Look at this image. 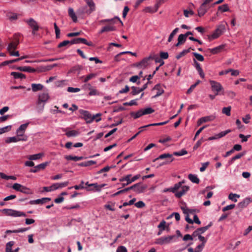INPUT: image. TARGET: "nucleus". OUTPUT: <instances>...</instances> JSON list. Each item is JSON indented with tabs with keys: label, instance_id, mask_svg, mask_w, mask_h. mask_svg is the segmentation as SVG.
Here are the masks:
<instances>
[{
	"label": "nucleus",
	"instance_id": "obj_1",
	"mask_svg": "<svg viewBox=\"0 0 252 252\" xmlns=\"http://www.w3.org/2000/svg\"><path fill=\"white\" fill-rule=\"evenodd\" d=\"M79 113L81 117L86 121L87 124L91 123L93 121L98 122L101 120V113H97L95 115H92L90 112L80 109Z\"/></svg>",
	"mask_w": 252,
	"mask_h": 252
},
{
	"label": "nucleus",
	"instance_id": "obj_2",
	"mask_svg": "<svg viewBox=\"0 0 252 252\" xmlns=\"http://www.w3.org/2000/svg\"><path fill=\"white\" fill-rule=\"evenodd\" d=\"M84 0L86 2L87 6H83L78 9L77 13L78 15H82L85 14L90 15L95 10V4L93 0Z\"/></svg>",
	"mask_w": 252,
	"mask_h": 252
},
{
	"label": "nucleus",
	"instance_id": "obj_3",
	"mask_svg": "<svg viewBox=\"0 0 252 252\" xmlns=\"http://www.w3.org/2000/svg\"><path fill=\"white\" fill-rule=\"evenodd\" d=\"M225 31V24L224 23L220 24L217 27V28L211 35H208L209 40H212L218 38Z\"/></svg>",
	"mask_w": 252,
	"mask_h": 252
},
{
	"label": "nucleus",
	"instance_id": "obj_4",
	"mask_svg": "<svg viewBox=\"0 0 252 252\" xmlns=\"http://www.w3.org/2000/svg\"><path fill=\"white\" fill-rule=\"evenodd\" d=\"M2 212L6 215L13 217H26L25 213L11 209H4Z\"/></svg>",
	"mask_w": 252,
	"mask_h": 252
},
{
	"label": "nucleus",
	"instance_id": "obj_5",
	"mask_svg": "<svg viewBox=\"0 0 252 252\" xmlns=\"http://www.w3.org/2000/svg\"><path fill=\"white\" fill-rule=\"evenodd\" d=\"M175 237V235L162 237L156 239L155 244L160 245L168 244L170 243Z\"/></svg>",
	"mask_w": 252,
	"mask_h": 252
},
{
	"label": "nucleus",
	"instance_id": "obj_6",
	"mask_svg": "<svg viewBox=\"0 0 252 252\" xmlns=\"http://www.w3.org/2000/svg\"><path fill=\"white\" fill-rule=\"evenodd\" d=\"M12 188L16 191H20L25 194H29L32 193V192L30 189L18 183L14 184L12 186Z\"/></svg>",
	"mask_w": 252,
	"mask_h": 252
},
{
	"label": "nucleus",
	"instance_id": "obj_7",
	"mask_svg": "<svg viewBox=\"0 0 252 252\" xmlns=\"http://www.w3.org/2000/svg\"><path fill=\"white\" fill-rule=\"evenodd\" d=\"M211 86L212 90L213 92H216V95L219 94V92L223 89L221 85L215 81L210 80L209 81Z\"/></svg>",
	"mask_w": 252,
	"mask_h": 252
},
{
	"label": "nucleus",
	"instance_id": "obj_8",
	"mask_svg": "<svg viewBox=\"0 0 252 252\" xmlns=\"http://www.w3.org/2000/svg\"><path fill=\"white\" fill-rule=\"evenodd\" d=\"M26 22L28 23L29 26L32 29V34H34L35 32L36 31H38L39 30V26L36 21L32 18H30V19L27 20Z\"/></svg>",
	"mask_w": 252,
	"mask_h": 252
},
{
	"label": "nucleus",
	"instance_id": "obj_9",
	"mask_svg": "<svg viewBox=\"0 0 252 252\" xmlns=\"http://www.w3.org/2000/svg\"><path fill=\"white\" fill-rule=\"evenodd\" d=\"M210 7L209 5H207L203 2L197 10L198 16L201 17L204 15Z\"/></svg>",
	"mask_w": 252,
	"mask_h": 252
},
{
	"label": "nucleus",
	"instance_id": "obj_10",
	"mask_svg": "<svg viewBox=\"0 0 252 252\" xmlns=\"http://www.w3.org/2000/svg\"><path fill=\"white\" fill-rule=\"evenodd\" d=\"M27 127H19L16 130V136L20 139L27 140V136L25 135V132Z\"/></svg>",
	"mask_w": 252,
	"mask_h": 252
},
{
	"label": "nucleus",
	"instance_id": "obj_11",
	"mask_svg": "<svg viewBox=\"0 0 252 252\" xmlns=\"http://www.w3.org/2000/svg\"><path fill=\"white\" fill-rule=\"evenodd\" d=\"M18 35H15V40L10 42L7 46V51L15 50L17 48L18 45L19 43V40L18 38Z\"/></svg>",
	"mask_w": 252,
	"mask_h": 252
},
{
	"label": "nucleus",
	"instance_id": "obj_12",
	"mask_svg": "<svg viewBox=\"0 0 252 252\" xmlns=\"http://www.w3.org/2000/svg\"><path fill=\"white\" fill-rule=\"evenodd\" d=\"M185 182L184 181L180 182L175 184V185L173 187L165 189L163 191L164 192H166L167 191H170V192H172L173 193H176V192L181 187V185H182V184H183Z\"/></svg>",
	"mask_w": 252,
	"mask_h": 252
},
{
	"label": "nucleus",
	"instance_id": "obj_13",
	"mask_svg": "<svg viewBox=\"0 0 252 252\" xmlns=\"http://www.w3.org/2000/svg\"><path fill=\"white\" fill-rule=\"evenodd\" d=\"M215 118V117L213 115L207 116L200 118L197 121V125L199 126L204 123L211 122L213 121Z\"/></svg>",
	"mask_w": 252,
	"mask_h": 252
},
{
	"label": "nucleus",
	"instance_id": "obj_14",
	"mask_svg": "<svg viewBox=\"0 0 252 252\" xmlns=\"http://www.w3.org/2000/svg\"><path fill=\"white\" fill-rule=\"evenodd\" d=\"M147 88V84H144L141 88L134 86L131 87V92L130 94L132 95H136Z\"/></svg>",
	"mask_w": 252,
	"mask_h": 252
},
{
	"label": "nucleus",
	"instance_id": "obj_15",
	"mask_svg": "<svg viewBox=\"0 0 252 252\" xmlns=\"http://www.w3.org/2000/svg\"><path fill=\"white\" fill-rule=\"evenodd\" d=\"M51 200V198L49 197H44L41 199H38L36 200H31L30 201V204H43L47 202V201H50Z\"/></svg>",
	"mask_w": 252,
	"mask_h": 252
},
{
	"label": "nucleus",
	"instance_id": "obj_16",
	"mask_svg": "<svg viewBox=\"0 0 252 252\" xmlns=\"http://www.w3.org/2000/svg\"><path fill=\"white\" fill-rule=\"evenodd\" d=\"M181 188V190L179 191H176L175 193V196L177 198H180L183 195L185 194L186 192L189 190V187L187 186H184L180 187Z\"/></svg>",
	"mask_w": 252,
	"mask_h": 252
},
{
	"label": "nucleus",
	"instance_id": "obj_17",
	"mask_svg": "<svg viewBox=\"0 0 252 252\" xmlns=\"http://www.w3.org/2000/svg\"><path fill=\"white\" fill-rule=\"evenodd\" d=\"M135 185H137V186L135 188L134 191L137 193H140L144 192L148 187L146 185H143L140 183L135 184Z\"/></svg>",
	"mask_w": 252,
	"mask_h": 252
},
{
	"label": "nucleus",
	"instance_id": "obj_18",
	"mask_svg": "<svg viewBox=\"0 0 252 252\" xmlns=\"http://www.w3.org/2000/svg\"><path fill=\"white\" fill-rule=\"evenodd\" d=\"M231 130L230 129H228L223 131H221V132L216 134V135L214 136H211L208 138V140H212L214 139H217L220 138L221 137H222L224 136L225 135H226L227 133L230 132Z\"/></svg>",
	"mask_w": 252,
	"mask_h": 252
},
{
	"label": "nucleus",
	"instance_id": "obj_19",
	"mask_svg": "<svg viewBox=\"0 0 252 252\" xmlns=\"http://www.w3.org/2000/svg\"><path fill=\"white\" fill-rule=\"evenodd\" d=\"M49 94L47 93H42L39 95L38 100V105L41 103H45L49 99Z\"/></svg>",
	"mask_w": 252,
	"mask_h": 252
},
{
	"label": "nucleus",
	"instance_id": "obj_20",
	"mask_svg": "<svg viewBox=\"0 0 252 252\" xmlns=\"http://www.w3.org/2000/svg\"><path fill=\"white\" fill-rule=\"evenodd\" d=\"M251 202H252V199L250 197H247L242 202L239 203L238 206L239 208L242 209L247 206Z\"/></svg>",
	"mask_w": 252,
	"mask_h": 252
},
{
	"label": "nucleus",
	"instance_id": "obj_21",
	"mask_svg": "<svg viewBox=\"0 0 252 252\" xmlns=\"http://www.w3.org/2000/svg\"><path fill=\"white\" fill-rule=\"evenodd\" d=\"M63 130L66 131L65 135L68 137H76L79 134V132L76 130L67 131L66 129H63Z\"/></svg>",
	"mask_w": 252,
	"mask_h": 252
},
{
	"label": "nucleus",
	"instance_id": "obj_22",
	"mask_svg": "<svg viewBox=\"0 0 252 252\" xmlns=\"http://www.w3.org/2000/svg\"><path fill=\"white\" fill-rule=\"evenodd\" d=\"M223 48L224 45H221L212 49H208L207 50L212 54H216L220 53L223 49Z\"/></svg>",
	"mask_w": 252,
	"mask_h": 252
},
{
	"label": "nucleus",
	"instance_id": "obj_23",
	"mask_svg": "<svg viewBox=\"0 0 252 252\" xmlns=\"http://www.w3.org/2000/svg\"><path fill=\"white\" fill-rule=\"evenodd\" d=\"M115 31H116V28L114 26L108 25V26L103 27L101 29V30L99 32V33L101 34L104 32Z\"/></svg>",
	"mask_w": 252,
	"mask_h": 252
},
{
	"label": "nucleus",
	"instance_id": "obj_24",
	"mask_svg": "<svg viewBox=\"0 0 252 252\" xmlns=\"http://www.w3.org/2000/svg\"><path fill=\"white\" fill-rule=\"evenodd\" d=\"M20 141H25V139H20L17 136H16L7 138L5 140V142L6 143H10L12 142H17Z\"/></svg>",
	"mask_w": 252,
	"mask_h": 252
},
{
	"label": "nucleus",
	"instance_id": "obj_25",
	"mask_svg": "<svg viewBox=\"0 0 252 252\" xmlns=\"http://www.w3.org/2000/svg\"><path fill=\"white\" fill-rule=\"evenodd\" d=\"M17 69H18L20 71L28 72H35V69L30 67V66H19L17 68Z\"/></svg>",
	"mask_w": 252,
	"mask_h": 252
},
{
	"label": "nucleus",
	"instance_id": "obj_26",
	"mask_svg": "<svg viewBox=\"0 0 252 252\" xmlns=\"http://www.w3.org/2000/svg\"><path fill=\"white\" fill-rule=\"evenodd\" d=\"M68 15L72 19L73 22H76L77 21V17L72 7H69L68 10Z\"/></svg>",
	"mask_w": 252,
	"mask_h": 252
},
{
	"label": "nucleus",
	"instance_id": "obj_27",
	"mask_svg": "<svg viewBox=\"0 0 252 252\" xmlns=\"http://www.w3.org/2000/svg\"><path fill=\"white\" fill-rule=\"evenodd\" d=\"M153 89L158 91L157 94L154 96H153V97H157L158 96H159L164 93V90L161 88L160 84H158L155 85Z\"/></svg>",
	"mask_w": 252,
	"mask_h": 252
},
{
	"label": "nucleus",
	"instance_id": "obj_28",
	"mask_svg": "<svg viewBox=\"0 0 252 252\" xmlns=\"http://www.w3.org/2000/svg\"><path fill=\"white\" fill-rule=\"evenodd\" d=\"M149 64L148 61L145 58H144L141 62L135 64L136 67L146 68Z\"/></svg>",
	"mask_w": 252,
	"mask_h": 252
},
{
	"label": "nucleus",
	"instance_id": "obj_29",
	"mask_svg": "<svg viewBox=\"0 0 252 252\" xmlns=\"http://www.w3.org/2000/svg\"><path fill=\"white\" fill-rule=\"evenodd\" d=\"M11 75L13 76L14 79H25L26 76L25 74L18 72H11Z\"/></svg>",
	"mask_w": 252,
	"mask_h": 252
},
{
	"label": "nucleus",
	"instance_id": "obj_30",
	"mask_svg": "<svg viewBox=\"0 0 252 252\" xmlns=\"http://www.w3.org/2000/svg\"><path fill=\"white\" fill-rule=\"evenodd\" d=\"M175 117V116H173L171 118H170V120H167V121H163V122H160V123H158L150 124H148V125H145L144 126H161V125H165V124H167L168 123H169L170 122V121L172 119H173Z\"/></svg>",
	"mask_w": 252,
	"mask_h": 252
},
{
	"label": "nucleus",
	"instance_id": "obj_31",
	"mask_svg": "<svg viewBox=\"0 0 252 252\" xmlns=\"http://www.w3.org/2000/svg\"><path fill=\"white\" fill-rule=\"evenodd\" d=\"M131 174H128L120 178L119 180L120 182L126 181V185H129L133 182V181H131Z\"/></svg>",
	"mask_w": 252,
	"mask_h": 252
},
{
	"label": "nucleus",
	"instance_id": "obj_32",
	"mask_svg": "<svg viewBox=\"0 0 252 252\" xmlns=\"http://www.w3.org/2000/svg\"><path fill=\"white\" fill-rule=\"evenodd\" d=\"M31 86L32 90L34 92L42 90L43 88V86L40 84H32Z\"/></svg>",
	"mask_w": 252,
	"mask_h": 252
},
{
	"label": "nucleus",
	"instance_id": "obj_33",
	"mask_svg": "<svg viewBox=\"0 0 252 252\" xmlns=\"http://www.w3.org/2000/svg\"><path fill=\"white\" fill-rule=\"evenodd\" d=\"M65 159L68 160H73V161H79L82 160L84 158L83 157H77V156H72L71 155L66 156L65 157Z\"/></svg>",
	"mask_w": 252,
	"mask_h": 252
},
{
	"label": "nucleus",
	"instance_id": "obj_34",
	"mask_svg": "<svg viewBox=\"0 0 252 252\" xmlns=\"http://www.w3.org/2000/svg\"><path fill=\"white\" fill-rule=\"evenodd\" d=\"M188 178L193 183L198 184L199 183L200 180L196 175L190 174L189 175Z\"/></svg>",
	"mask_w": 252,
	"mask_h": 252
},
{
	"label": "nucleus",
	"instance_id": "obj_35",
	"mask_svg": "<svg viewBox=\"0 0 252 252\" xmlns=\"http://www.w3.org/2000/svg\"><path fill=\"white\" fill-rule=\"evenodd\" d=\"M43 155L42 153H38L35 155H30L28 158L31 160H37L40 159Z\"/></svg>",
	"mask_w": 252,
	"mask_h": 252
},
{
	"label": "nucleus",
	"instance_id": "obj_36",
	"mask_svg": "<svg viewBox=\"0 0 252 252\" xmlns=\"http://www.w3.org/2000/svg\"><path fill=\"white\" fill-rule=\"evenodd\" d=\"M96 76V74L95 73H90L87 76L85 77L83 76L81 77V78H84L83 82L87 83L90 80L95 78Z\"/></svg>",
	"mask_w": 252,
	"mask_h": 252
},
{
	"label": "nucleus",
	"instance_id": "obj_37",
	"mask_svg": "<svg viewBox=\"0 0 252 252\" xmlns=\"http://www.w3.org/2000/svg\"><path fill=\"white\" fill-rule=\"evenodd\" d=\"M144 115L143 114V109H140L137 111L136 112H132L131 113V116L133 117L134 119H137L139 118L140 117Z\"/></svg>",
	"mask_w": 252,
	"mask_h": 252
},
{
	"label": "nucleus",
	"instance_id": "obj_38",
	"mask_svg": "<svg viewBox=\"0 0 252 252\" xmlns=\"http://www.w3.org/2000/svg\"><path fill=\"white\" fill-rule=\"evenodd\" d=\"M96 163V162L94 160H89L85 162H83L79 164V165L83 167H87L91 166Z\"/></svg>",
	"mask_w": 252,
	"mask_h": 252
},
{
	"label": "nucleus",
	"instance_id": "obj_39",
	"mask_svg": "<svg viewBox=\"0 0 252 252\" xmlns=\"http://www.w3.org/2000/svg\"><path fill=\"white\" fill-rule=\"evenodd\" d=\"M181 209L182 210L184 214H193L196 212V210L194 209H189L185 207H181Z\"/></svg>",
	"mask_w": 252,
	"mask_h": 252
},
{
	"label": "nucleus",
	"instance_id": "obj_40",
	"mask_svg": "<svg viewBox=\"0 0 252 252\" xmlns=\"http://www.w3.org/2000/svg\"><path fill=\"white\" fill-rule=\"evenodd\" d=\"M194 50L193 49H192L191 47L189 48L188 49L184 50L181 52H180L178 55H177L176 58L177 59H180L182 57L185 56L186 54L189 52L190 50Z\"/></svg>",
	"mask_w": 252,
	"mask_h": 252
},
{
	"label": "nucleus",
	"instance_id": "obj_41",
	"mask_svg": "<svg viewBox=\"0 0 252 252\" xmlns=\"http://www.w3.org/2000/svg\"><path fill=\"white\" fill-rule=\"evenodd\" d=\"M172 158V155L169 154H164L160 155L158 158H155L153 161L155 162L160 159H164L166 158Z\"/></svg>",
	"mask_w": 252,
	"mask_h": 252
},
{
	"label": "nucleus",
	"instance_id": "obj_42",
	"mask_svg": "<svg viewBox=\"0 0 252 252\" xmlns=\"http://www.w3.org/2000/svg\"><path fill=\"white\" fill-rule=\"evenodd\" d=\"M82 69V66L80 65H77L73 66L69 71L70 72L75 73L76 72L79 73Z\"/></svg>",
	"mask_w": 252,
	"mask_h": 252
},
{
	"label": "nucleus",
	"instance_id": "obj_43",
	"mask_svg": "<svg viewBox=\"0 0 252 252\" xmlns=\"http://www.w3.org/2000/svg\"><path fill=\"white\" fill-rule=\"evenodd\" d=\"M211 226H212V222H210L207 226L197 228V230L199 231V233H200V234L201 235V234H203L206 231H207Z\"/></svg>",
	"mask_w": 252,
	"mask_h": 252
},
{
	"label": "nucleus",
	"instance_id": "obj_44",
	"mask_svg": "<svg viewBox=\"0 0 252 252\" xmlns=\"http://www.w3.org/2000/svg\"><path fill=\"white\" fill-rule=\"evenodd\" d=\"M244 155V153H239L236 155L235 156L232 157L231 159L229 161V164H231L233 163V162L238 159L240 158L241 157H242Z\"/></svg>",
	"mask_w": 252,
	"mask_h": 252
},
{
	"label": "nucleus",
	"instance_id": "obj_45",
	"mask_svg": "<svg viewBox=\"0 0 252 252\" xmlns=\"http://www.w3.org/2000/svg\"><path fill=\"white\" fill-rule=\"evenodd\" d=\"M218 10H220L221 12H224L229 11V8L228 4H224L218 7Z\"/></svg>",
	"mask_w": 252,
	"mask_h": 252
},
{
	"label": "nucleus",
	"instance_id": "obj_46",
	"mask_svg": "<svg viewBox=\"0 0 252 252\" xmlns=\"http://www.w3.org/2000/svg\"><path fill=\"white\" fill-rule=\"evenodd\" d=\"M115 19H117L121 23V24L122 25H123V23L122 22V21L120 20V19L118 17H117V16L115 17L114 18H113V19H107L101 20H100L99 21V23H105V22H113Z\"/></svg>",
	"mask_w": 252,
	"mask_h": 252
},
{
	"label": "nucleus",
	"instance_id": "obj_47",
	"mask_svg": "<svg viewBox=\"0 0 252 252\" xmlns=\"http://www.w3.org/2000/svg\"><path fill=\"white\" fill-rule=\"evenodd\" d=\"M14 241H10L8 242L6 245L5 252H11L12 247L14 245Z\"/></svg>",
	"mask_w": 252,
	"mask_h": 252
},
{
	"label": "nucleus",
	"instance_id": "obj_48",
	"mask_svg": "<svg viewBox=\"0 0 252 252\" xmlns=\"http://www.w3.org/2000/svg\"><path fill=\"white\" fill-rule=\"evenodd\" d=\"M192 55L195 57V60L200 62H203L204 60L203 56L196 52H193Z\"/></svg>",
	"mask_w": 252,
	"mask_h": 252
},
{
	"label": "nucleus",
	"instance_id": "obj_49",
	"mask_svg": "<svg viewBox=\"0 0 252 252\" xmlns=\"http://www.w3.org/2000/svg\"><path fill=\"white\" fill-rule=\"evenodd\" d=\"M240 197V195L237 194H235L233 193H230L229 194L228 198L232 201L236 202L237 201V200L236 198H239Z\"/></svg>",
	"mask_w": 252,
	"mask_h": 252
},
{
	"label": "nucleus",
	"instance_id": "obj_50",
	"mask_svg": "<svg viewBox=\"0 0 252 252\" xmlns=\"http://www.w3.org/2000/svg\"><path fill=\"white\" fill-rule=\"evenodd\" d=\"M178 31H179V28H176L172 32L170 33V34L169 36V37L168 39V42H170L172 41L173 37L177 33V32Z\"/></svg>",
	"mask_w": 252,
	"mask_h": 252
},
{
	"label": "nucleus",
	"instance_id": "obj_51",
	"mask_svg": "<svg viewBox=\"0 0 252 252\" xmlns=\"http://www.w3.org/2000/svg\"><path fill=\"white\" fill-rule=\"evenodd\" d=\"M166 221L164 220H162L160 223L158 224V227L160 229H161L162 230H165L166 228H168V226H167L166 225Z\"/></svg>",
	"mask_w": 252,
	"mask_h": 252
},
{
	"label": "nucleus",
	"instance_id": "obj_52",
	"mask_svg": "<svg viewBox=\"0 0 252 252\" xmlns=\"http://www.w3.org/2000/svg\"><path fill=\"white\" fill-rule=\"evenodd\" d=\"M143 109V114L144 115L150 114L153 113L155 110L151 107H147Z\"/></svg>",
	"mask_w": 252,
	"mask_h": 252
},
{
	"label": "nucleus",
	"instance_id": "obj_53",
	"mask_svg": "<svg viewBox=\"0 0 252 252\" xmlns=\"http://www.w3.org/2000/svg\"><path fill=\"white\" fill-rule=\"evenodd\" d=\"M231 107L228 106L226 107H223L222 110L223 114H225L226 116H229L230 115Z\"/></svg>",
	"mask_w": 252,
	"mask_h": 252
},
{
	"label": "nucleus",
	"instance_id": "obj_54",
	"mask_svg": "<svg viewBox=\"0 0 252 252\" xmlns=\"http://www.w3.org/2000/svg\"><path fill=\"white\" fill-rule=\"evenodd\" d=\"M187 37L184 34H181L178 36V41L182 44L185 42Z\"/></svg>",
	"mask_w": 252,
	"mask_h": 252
},
{
	"label": "nucleus",
	"instance_id": "obj_55",
	"mask_svg": "<svg viewBox=\"0 0 252 252\" xmlns=\"http://www.w3.org/2000/svg\"><path fill=\"white\" fill-rule=\"evenodd\" d=\"M187 153L188 152L186 150L182 149L180 151L174 152L173 155L176 156H182L187 154Z\"/></svg>",
	"mask_w": 252,
	"mask_h": 252
},
{
	"label": "nucleus",
	"instance_id": "obj_56",
	"mask_svg": "<svg viewBox=\"0 0 252 252\" xmlns=\"http://www.w3.org/2000/svg\"><path fill=\"white\" fill-rule=\"evenodd\" d=\"M54 26L55 30L56 37V38H59L60 37V30L57 26V24L56 23L54 24Z\"/></svg>",
	"mask_w": 252,
	"mask_h": 252
},
{
	"label": "nucleus",
	"instance_id": "obj_57",
	"mask_svg": "<svg viewBox=\"0 0 252 252\" xmlns=\"http://www.w3.org/2000/svg\"><path fill=\"white\" fill-rule=\"evenodd\" d=\"M84 181H82L81 182V184L79 185H75L74 187H71L69 188V189H71L72 188H74L75 189H83L85 188L84 186Z\"/></svg>",
	"mask_w": 252,
	"mask_h": 252
},
{
	"label": "nucleus",
	"instance_id": "obj_58",
	"mask_svg": "<svg viewBox=\"0 0 252 252\" xmlns=\"http://www.w3.org/2000/svg\"><path fill=\"white\" fill-rule=\"evenodd\" d=\"M199 240L202 242V244L198 245V248L204 247L205 243H206L207 240L204 237L199 235L198 237Z\"/></svg>",
	"mask_w": 252,
	"mask_h": 252
},
{
	"label": "nucleus",
	"instance_id": "obj_59",
	"mask_svg": "<svg viewBox=\"0 0 252 252\" xmlns=\"http://www.w3.org/2000/svg\"><path fill=\"white\" fill-rule=\"evenodd\" d=\"M239 138H240L242 142H245L248 141V138L251 137V135H247L246 136L244 135L243 134H240L239 135Z\"/></svg>",
	"mask_w": 252,
	"mask_h": 252
},
{
	"label": "nucleus",
	"instance_id": "obj_60",
	"mask_svg": "<svg viewBox=\"0 0 252 252\" xmlns=\"http://www.w3.org/2000/svg\"><path fill=\"white\" fill-rule=\"evenodd\" d=\"M138 99H133V100H131V101H130L128 102H125V103H124L123 105L125 106H126V105H129V106L137 105V103L136 101Z\"/></svg>",
	"mask_w": 252,
	"mask_h": 252
},
{
	"label": "nucleus",
	"instance_id": "obj_61",
	"mask_svg": "<svg viewBox=\"0 0 252 252\" xmlns=\"http://www.w3.org/2000/svg\"><path fill=\"white\" fill-rule=\"evenodd\" d=\"M48 162H44L36 166L35 168H37V169H38L39 171H40V170H43L45 168Z\"/></svg>",
	"mask_w": 252,
	"mask_h": 252
},
{
	"label": "nucleus",
	"instance_id": "obj_62",
	"mask_svg": "<svg viewBox=\"0 0 252 252\" xmlns=\"http://www.w3.org/2000/svg\"><path fill=\"white\" fill-rule=\"evenodd\" d=\"M67 91L70 93H77L80 91V89L78 88L69 87L67 88Z\"/></svg>",
	"mask_w": 252,
	"mask_h": 252
},
{
	"label": "nucleus",
	"instance_id": "obj_63",
	"mask_svg": "<svg viewBox=\"0 0 252 252\" xmlns=\"http://www.w3.org/2000/svg\"><path fill=\"white\" fill-rule=\"evenodd\" d=\"M89 90L90 92L89 93V95L90 96L96 95L99 94L98 92L96 89H93V87L91 88V89H89Z\"/></svg>",
	"mask_w": 252,
	"mask_h": 252
},
{
	"label": "nucleus",
	"instance_id": "obj_64",
	"mask_svg": "<svg viewBox=\"0 0 252 252\" xmlns=\"http://www.w3.org/2000/svg\"><path fill=\"white\" fill-rule=\"evenodd\" d=\"M117 252H127L126 248L125 246H119L117 249Z\"/></svg>",
	"mask_w": 252,
	"mask_h": 252
}]
</instances>
